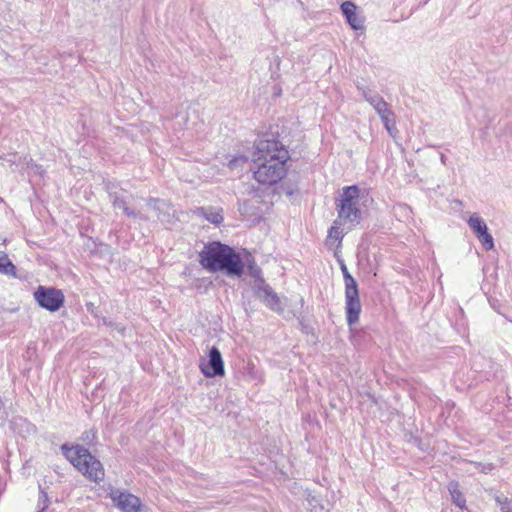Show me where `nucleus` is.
I'll list each match as a JSON object with an SVG mask.
<instances>
[{
    "instance_id": "obj_1",
    "label": "nucleus",
    "mask_w": 512,
    "mask_h": 512,
    "mask_svg": "<svg viewBox=\"0 0 512 512\" xmlns=\"http://www.w3.org/2000/svg\"><path fill=\"white\" fill-rule=\"evenodd\" d=\"M289 154L284 145L276 139H261L253 153L254 178L263 185H274L287 173L286 162Z\"/></svg>"
},
{
    "instance_id": "obj_13",
    "label": "nucleus",
    "mask_w": 512,
    "mask_h": 512,
    "mask_svg": "<svg viewBox=\"0 0 512 512\" xmlns=\"http://www.w3.org/2000/svg\"><path fill=\"white\" fill-rule=\"evenodd\" d=\"M201 370L207 377L224 375V363L221 353L217 347H212L210 349L208 363L206 365H202Z\"/></svg>"
},
{
    "instance_id": "obj_18",
    "label": "nucleus",
    "mask_w": 512,
    "mask_h": 512,
    "mask_svg": "<svg viewBox=\"0 0 512 512\" xmlns=\"http://www.w3.org/2000/svg\"><path fill=\"white\" fill-rule=\"evenodd\" d=\"M197 213L203 215L212 224H220L223 221V216L220 211H210L207 213L204 208H198Z\"/></svg>"
},
{
    "instance_id": "obj_11",
    "label": "nucleus",
    "mask_w": 512,
    "mask_h": 512,
    "mask_svg": "<svg viewBox=\"0 0 512 512\" xmlns=\"http://www.w3.org/2000/svg\"><path fill=\"white\" fill-rule=\"evenodd\" d=\"M2 165L4 167H10L12 171H33L35 174H43L41 166L34 163L33 160L31 158H28L27 156L23 157L17 154L9 155L8 157L3 159Z\"/></svg>"
},
{
    "instance_id": "obj_25",
    "label": "nucleus",
    "mask_w": 512,
    "mask_h": 512,
    "mask_svg": "<svg viewBox=\"0 0 512 512\" xmlns=\"http://www.w3.org/2000/svg\"><path fill=\"white\" fill-rule=\"evenodd\" d=\"M475 467L477 469H480L483 473H489L490 471L493 470V465L492 464H482V463H475Z\"/></svg>"
},
{
    "instance_id": "obj_24",
    "label": "nucleus",
    "mask_w": 512,
    "mask_h": 512,
    "mask_svg": "<svg viewBox=\"0 0 512 512\" xmlns=\"http://www.w3.org/2000/svg\"><path fill=\"white\" fill-rule=\"evenodd\" d=\"M95 438H96V434L92 430L85 431L82 434V440L85 442H88V443L92 442Z\"/></svg>"
},
{
    "instance_id": "obj_26",
    "label": "nucleus",
    "mask_w": 512,
    "mask_h": 512,
    "mask_svg": "<svg viewBox=\"0 0 512 512\" xmlns=\"http://www.w3.org/2000/svg\"><path fill=\"white\" fill-rule=\"evenodd\" d=\"M385 128L391 136H394V132L396 131L395 124H390L385 126Z\"/></svg>"
},
{
    "instance_id": "obj_5",
    "label": "nucleus",
    "mask_w": 512,
    "mask_h": 512,
    "mask_svg": "<svg viewBox=\"0 0 512 512\" xmlns=\"http://www.w3.org/2000/svg\"><path fill=\"white\" fill-rule=\"evenodd\" d=\"M340 268L345 283V301L346 318L349 326L354 325L359 320L361 312V302L359 299L358 285L352 275L349 273L346 264L341 261Z\"/></svg>"
},
{
    "instance_id": "obj_15",
    "label": "nucleus",
    "mask_w": 512,
    "mask_h": 512,
    "mask_svg": "<svg viewBox=\"0 0 512 512\" xmlns=\"http://www.w3.org/2000/svg\"><path fill=\"white\" fill-rule=\"evenodd\" d=\"M364 99L375 109L378 115L387 113L390 110L388 103L377 93L358 87Z\"/></svg>"
},
{
    "instance_id": "obj_16",
    "label": "nucleus",
    "mask_w": 512,
    "mask_h": 512,
    "mask_svg": "<svg viewBox=\"0 0 512 512\" xmlns=\"http://www.w3.org/2000/svg\"><path fill=\"white\" fill-rule=\"evenodd\" d=\"M112 205L115 209H121L125 215L131 218H139L142 221H148L149 218L142 214L141 212H136L132 209H130L126 203V201L123 199L122 196L118 195L117 193L110 194Z\"/></svg>"
},
{
    "instance_id": "obj_8",
    "label": "nucleus",
    "mask_w": 512,
    "mask_h": 512,
    "mask_svg": "<svg viewBox=\"0 0 512 512\" xmlns=\"http://www.w3.org/2000/svg\"><path fill=\"white\" fill-rule=\"evenodd\" d=\"M109 497L122 512H142L143 510L140 499L129 492L112 489Z\"/></svg>"
},
{
    "instance_id": "obj_22",
    "label": "nucleus",
    "mask_w": 512,
    "mask_h": 512,
    "mask_svg": "<svg viewBox=\"0 0 512 512\" xmlns=\"http://www.w3.org/2000/svg\"><path fill=\"white\" fill-rule=\"evenodd\" d=\"M49 505V499L46 492L41 491L38 498V506L41 507L39 512H43Z\"/></svg>"
},
{
    "instance_id": "obj_20",
    "label": "nucleus",
    "mask_w": 512,
    "mask_h": 512,
    "mask_svg": "<svg viewBox=\"0 0 512 512\" xmlns=\"http://www.w3.org/2000/svg\"><path fill=\"white\" fill-rule=\"evenodd\" d=\"M147 205L151 207L157 214V219L161 222H165V214H162L161 209L164 206L159 200L150 198L147 202Z\"/></svg>"
},
{
    "instance_id": "obj_17",
    "label": "nucleus",
    "mask_w": 512,
    "mask_h": 512,
    "mask_svg": "<svg viewBox=\"0 0 512 512\" xmlns=\"http://www.w3.org/2000/svg\"><path fill=\"white\" fill-rule=\"evenodd\" d=\"M448 491L451 495V498L456 506L463 509L466 505V499L462 492L459 490L458 482L452 481L448 484Z\"/></svg>"
},
{
    "instance_id": "obj_2",
    "label": "nucleus",
    "mask_w": 512,
    "mask_h": 512,
    "mask_svg": "<svg viewBox=\"0 0 512 512\" xmlns=\"http://www.w3.org/2000/svg\"><path fill=\"white\" fill-rule=\"evenodd\" d=\"M360 190L356 185L344 187L337 203V218L328 231L327 243H341L344 235L356 227L361 220L358 208Z\"/></svg>"
},
{
    "instance_id": "obj_3",
    "label": "nucleus",
    "mask_w": 512,
    "mask_h": 512,
    "mask_svg": "<svg viewBox=\"0 0 512 512\" xmlns=\"http://www.w3.org/2000/svg\"><path fill=\"white\" fill-rule=\"evenodd\" d=\"M200 264L208 271H225L231 276H241L243 263L233 248L220 242H211L200 252Z\"/></svg>"
},
{
    "instance_id": "obj_9",
    "label": "nucleus",
    "mask_w": 512,
    "mask_h": 512,
    "mask_svg": "<svg viewBox=\"0 0 512 512\" xmlns=\"http://www.w3.org/2000/svg\"><path fill=\"white\" fill-rule=\"evenodd\" d=\"M467 223L483 247L487 251L492 250L494 248V240L492 235L488 232V227L484 220L474 213L470 216Z\"/></svg>"
},
{
    "instance_id": "obj_7",
    "label": "nucleus",
    "mask_w": 512,
    "mask_h": 512,
    "mask_svg": "<svg viewBox=\"0 0 512 512\" xmlns=\"http://www.w3.org/2000/svg\"><path fill=\"white\" fill-rule=\"evenodd\" d=\"M33 295L40 307L51 312L59 310L64 304L62 291L52 287L39 286Z\"/></svg>"
},
{
    "instance_id": "obj_10",
    "label": "nucleus",
    "mask_w": 512,
    "mask_h": 512,
    "mask_svg": "<svg viewBox=\"0 0 512 512\" xmlns=\"http://www.w3.org/2000/svg\"><path fill=\"white\" fill-rule=\"evenodd\" d=\"M2 165L4 167H10L12 171H33L35 174H43L41 166L34 163L33 160L31 158H28L27 156L23 157L17 154L9 155L8 157L3 159Z\"/></svg>"
},
{
    "instance_id": "obj_6",
    "label": "nucleus",
    "mask_w": 512,
    "mask_h": 512,
    "mask_svg": "<svg viewBox=\"0 0 512 512\" xmlns=\"http://www.w3.org/2000/svg\"><path fill=\"white\" fill-rule=\"evenodd\" d=\"M260 270L254 269L252 275L256 277L252 285L255 296L261 300L268 308L275 312H282L283 306L277 293L266 284L265 280L259 276Z\"/></svg>"
},
{
    "instance_id": "obj_4",
    "label": "nucleus",
    "mask_w": 512,
    "mask_h": 512,
    "mask_svg": "<svg viewBox=\"0 0 512 512\" xmlns=\"http://www.w3.org/2000/svg\"><path fill=\"white\" fill-rule=\"evenodd\" d=\"M65 457L71 464L90 481L99 483L104 479L105 472L102 463L90 451L81 445L61 446Z\"/></svg>"
},
{
    "instance_id": "obj_14",
    "label": "nucleus",
    "mask_w": 512,
    "mask_h": 512,
    "mask_svg": "<svg viewBox=\"0 0 512 512\" xmlns=\"http://www.w3.org/2000/svg\"><path fill=\"white\" fill-rule=\"evenodd\" d=\"M341 11L352 29L361 30L364 28L363 19L357 14V6L353 2H343Z\"/></svg>"
},
{
    "instance_id": "obj_23",
    "label": "nucleus",
    "mask_w": 512,
    "mask_h": 512,
    "mask_svg": "<svg viewBox=\"0 0 512 512\" xmlns=\"http://www.w3.org/2000/svg\"><path fill=\"white\" fill-rule=\"evenodd\" d=\"M393 116H394V114L391 111V109L388 110L387 113L379 115V117L381 118L384 126H388L390 124H395V120H394Z\"/></svg>"
},
{
    "instance_id": "obj_12",
    "label": "nucleus",
    "mask_w": 512,
    "mask_h": 512,
    "mask_svg": "<svg viewBox=\"0 0 512 512\" xmlns=\"http://www.w3.org/2000/svg\"><path fill=\"white\" fill-rule=\"evenodd\" d=\"M2 165L4 167H10L12 171H33L35 174H43L41 166L34 163L33 160L31 158H28L27 156L23 157L17 154L9 155L8 157L3 159Z\"/></svg>"
},
{
    "instance_id": "obj_19",
    "label": "nucleus",
    "mask_w": 512,
    "mask_h": 512,
    "mask_svg": "<svg viewBox=\"0 0 512 512\" xmlns=\"http://www.w3.org/2000/svg\"><path fill=\"white\" fill-rule=\"evenodd\" d=\"M0 272L6 275H15V266L6 254L0 255Z\"/></svg>"
},
{
    "instance_id": "obj_21",
    "label": "nucleus",
    "mask_w": 512,
    "mask_h": 512,
    "mask_svg": "<svg viewBox=\"0 0 512 512\" xmlns=\"http://www.w3.org/2000/svg\"><path fill=\"white\" fill-rule=\"evenodd\" d=\"M496 502L499 504L502 512H512V505L507 497L497 496Z\"/></svg>"
},
{
    "instance_id": "obj_27",
    "label": "nucleus",
    "mask_w": 512,
    "mask_h": 512,
    "mask_svg": "<svg viewBox=\"0 0 512 512\" xmlns=\"http://www.w3.org/2000/svg\"><path fill=\"white\" fill-rule=\"evenodd\" d=\"M238 161L244 162V161H245V158H244V157L235 158V159H233V160H231V161L229 162V166H230L231 168H232V167H234V166L237 164V162H238Z\"/></svg>"
}]
</instances>
